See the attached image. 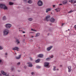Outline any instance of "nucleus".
I'll return each instance as SVG.
<instances>
[{"instance_id":"obj_1","label":"nucleus","mask_w":76,"mask_h":76,"mask_svg":"<svg viewBox=\"0 0 76 76\" xmlns=\"http://www.w3.org/2000/svg\"><path fill=\"white\" fill-rule=\"evenodd\" d=\"M9 31L7 29H5L3 31V35H7L9 34Z\"/></svg>"},{"instance_id":"obj_2","label":"nucleus","mask_w":76,"mask_h":76,"mask_svg":"<svg viewBox=\"0 0 76 76\" xmlns=\"http://www.w3.org/2000/svg\"><path fill=\"white\" fill-rule=\"evenodd\" d=\"M0 8H3L4 9L7 10V7L4 4H0Z\"/></svg>"},{"instance_id":"obj_3","label":"nucleus","mask_w":76,"mask_h":76,"mask_svg":"<svg viewBox=\"0 0 76 76\" xmlns=\"http://www.w3.org/2000/svg\"><path fill=\"white\" fill-rule=\"evenodd\" d=\"M12 26V25L10 23H7L5 24V27L7 29H10Z\"/></svg>"},{"instance_id":"obj_4","label":"nucleus","mask_w":76,"mask_h":76,"mask_svg":"<svg viewBox=\"0 0 76 76\" xmlns=\"http://www.w3.org/2000/svg\"><path fill=\"white\" fill-rule=\"evenodd\" d=\"M50 64V63L49 62H46L45 63L44 66L46 68H50V66L49 65Z\"/></svg>"},{"instance_id":"obj_5","label":"nucleus","mask_w":76,"mask_h":76,"mask_svg":"<svg viewBox=\"0 0 76 76\" xmlns=\"http://www.w3.org/2000/svg\"><path fill=\"white\" fill-rule=\"evenodd\" d=\"M43 3L42 1L41 0H39L37 2V5L39 6H42V5H43Z\"/></svg>"},{"instance_id":"obj_6","label":"nucleus","mask_w":76,"mask_h":76,"mask_svg":"<svg viewBox=\"0 0 76 76\" xmlns=\"http://www.w3.org/2000/svg\"><path fill=\"white\" fill-rule=\"evenodd\" d=\"M1 73L2 74V75H3L4 76H9V74L5 72H4V71H1Z\"/></svg>"},{"instance_id":"obj_7","label":"nucleus","mask_w":76,"mask_h":76,"mask_svg":"<svg viewBox=\"0 0 76 76\" xmlns=\"http://www.w3.org/2000/svg\"><path fill=\"white\" fill-rule=\"evenodd\" d=\"M50 18L51 16L50 15H48L46 17V20L47 21H50Z\"/></svg>"},{"instance_id":"obj_8","label":"nucleus","mask_w":76,"mask_h":76,"mask_svg":"<svg viewBox=\"0 0 76 76\" xmlns=\"http://www.w3.org/2000/svg\"><path fill=\"white\" fill-rule=\"evenodd\" d=\"M56 20L53 18H52L50 20V21L51 22H54Z\"/></svg>"},{"instance_id":"obj_9","label":"nucleus","mask_w":76,"mask_h":76,"mask_svg":"<svg viewBox=\"0 0 76 76\" xmlns=\"http://www.w3.org/2000/svg\"><path fill=\"white\" fill-rule=\"evenodd\" d=\"M52 9V8H47L46 9V12L48 13V12H49V11H51V10Z\"/></svg>"},{"instance_id":"obj_10","label":"nucleus","mask_w":76,"mask_h":76,"mask_svg":"<svg viewBox=\"0 0 76 76\" xmlns=\"http://www.w3.org/2000/svg\"><path fill=\"white\" fill-rule=\"evenodd\" d=\"M27 64H28V67H32L33 66V65L31 63H27Z\"/></svg>"},{"instance_id":"obj_11","label":"nucleus","mask_w":76,"mask_h":76,"mask_svg":"<svg viewBox=\"0 0 76 76\" xmlns=\"http://www.w3.org/2000/svg\"><path fill=\"white\" fill-rule=\"evenodd\" d=\"M53 48V46H50L49 47H48L47 49V51H50V50L51 48Z\"/></svg>"},{"instance_id":"obj_12","label":"nucleus","mask_w":76,"mask_h":76,"mask_svg":"<svg viewBox=\"0 0 76 76\" xmlns=\"http://www.w3.org/2000/svg\"><path fill=\"white\" fill-rule=\"evenodd\" d=\"M19 48L18 47H15L12 48L13 50H17V51H19Z\"/></svg>"},{"instance_id":"obj_13","label":"nucleus","mask_w":76,"mask_h":76,"mask_svg":"<svg viewBox=\"0 0 76 76\" xmlns=\"http://www.w3.org/2000/svg\"><path fill=\"white\" fill-rule=\"evenodd\" d=\"M38 56L40 58H43L44 57V55L42 54H39Z\"/></svg>"},{"instance_id":"obj_14","label":"nucleus","mask_w":76,"mask_h":76,"mask_svg":"<svg viewBox=\"0 0 76 76\" xmlns=\"http://www.w3.org/2000/svg\"><path fill=\"white\" fill-rule=\"evenodd\" d=\"M68 69L69 72H71V71L72 70V68L71 67V66H68Z\"/></svg>"},{"instance_id":"obj_15","label":"nucleus","mask_w":76,"mask_h":76,"mask_svg":"<svg viewBox=\"0 0 76 76\" xmlns=\"http://www.w3.org/2000/svg\"><path fill=\"white\" fill-rule=\"evenodd\" d=\"M20 57H21V55H19L18 56H16L15 57V58L17 60H19V59H20Z\"/></svg>"},{"instance_id":"obj_16","label":"nucleus","mask_w":76,"mask_h":76,"mask_svg":"<svg viewBox=\"0 0 76 76\" xmlns=\"http://www.w3.org/2000/svg\"><path fill=\"white\" fill-rule=\"evenodd\" d=\"M10 70L11 72H13L14 70H15V68L14 67H11Z\"/></svg>"},{"instance_id":"obj_17","label":"nucleus","mask_w":76,"mask_h":76,"mask_svg":"<svg viewBox=\"0 0 76 76\" xmlns=\"http://www.w3.org/2000/svg\"><path fill=\"white\" fill-rule=\"evenodd\" d=\"M2 20H6V16H4L2 17Z\"/></svg>"},{"instance_id":"obj_18","label":"nucleus","mask_w":76,"mask_h":76,"mask_svg":"<svg viewBox=\"0 0 76 76\" xmlns=\"http://www.w3.org/2000/svg\"><path fill=\"white\" fill-rule=\"evenodd\" d=\"M40 35V34L39 33H37L35 36V37H39Z\"/></svg>"},{"instance_id":"obj_19","label":"nucleus","mask_w":76,"mask_h":76,"mask_svg":"<svg viewBox=\"0 0 76 76\" xmlns=\"http://www.w3.org/2000/svg\"><path fill=\"white\" fill-rule=\"evenodd\" d=\"M55 10H56L57 12H60V9H59V8H57L56 9H55Z\"/></svg>"},{"instance_id":"obj_20","label":"nucleus","mask_w":76,"mask_h":76,"mask_svg":"<svg viewBox=\"0 0 76 76\" xmlns=\"http://www.w3.org/2000/svg\"><path fill=\"white\" fill-rule=\"evenodd\" d=\"M41 61V59H39L36 60L35 61V62L36 63H39V61Z\"/></svg>"},{"instance_id":"obj_21","label":"nucleus","mask_w":76,"mask_h":76,"mask_svg":"<svg viewBox=\"0 0 76 76\" xmlns=\"http://www.w3.org/2000/svg\"><path fill=\"white\" fill-rule=\"evenodd\" d=\"M71 1L72 3H76V0H71Z\"/></svg>"},{"instance_id":"obj_22","label":"nucleus","mask_w":76,"mask_h":76,"mask_svg":"<svg viewBox=\"0 0 76 76\" xmlns=\"http://www.w3.org/2000/svg\"><path fill=\"white\" fill-rule=\"evenodd\" d=\"M32 1L30 0L28 1V3L29 4H31V3H32Z\"/></svg>"},{"instance_id":"obj_23","label":"nucleus","mask_w":76,"mask_h":76,"mask_svg":"<svg viewBox=\"0 0 76 76\" xmlns=\"http://www.w3.org/2000/svg\"><path fill=\"white\" fill-rule=\"evenodd\" d=\"M62 3H63V4H66L67 3V1H63V2H62Z\"/></svg>"},{"instance_id":"obj_24","label":"nucleus","mask_w":76,"mask_h":76,"mask_svg":"<svg viewBox=\"0 0 76 76\" xmlns=\"http://www.w3.org/2000/svg\"><path fill=\"white\" fill-rule=\"evenodd\" d=\"M9 4L10 5H13V3L11 2H9Z\"/></svg>"},{"instance_id":"obj_25","label":"nucleus","mask_w":76,"mask_h":76,"mask_svg":"<svg viewBox=\"0 0 76 76\" xmlns=\"http://www.w3.org/2000/svg\"><path fill=\"white\" fill-rule=\"evenodd\" d=\"M28 20H29V21H32L33 20V19L32 18H30L28 19Z\"/></svg>"},{"instance_id":"obj_26","label":"nucleus","mask_w":76,"mask_h":76,"mask_svg":"<svg viewBox=\"0 0 76 76\" xmlns=\"http://www.w3.org/2000/svg\"><path fill=\"white\" fill-rule=\"evenodd\" d=\"M46 60L47 61H49V60H50V58H48L46 59Z\"/></svg>"},{"instance_id":"obj_27","label":"nucleus","mask_w":76,"mask_h":76,"mask_svg":"<svg viewBox=\"0 0 76 76\" xmlns=\"http://www.w3.org/2000/svg\"><path fill=\"white\" fill-rule=\"evenodd\" d=\"M50 58H52L54 57V56L53 55H52L50 56Z\"/></svg>"},{"instance_id":"obj_28","label":"nucleus","mask_w":76,"mask_h":76,"mask_svg":"<svg viewBox=\"0 0 76 76\" xmlns=\"http://www.w3.org/2000/svg\"><path fill=\"white\" fill-rule=\"evenodd\" d=\"M16 42H17V44H20V42H19V40H17L16 41Z\"/></svg>"},{"instance_id":"obj_29","label":"nucleus","mask_w":76,"mask_h":76,"mask_svg":"<svg viewBox=\"0 0 76 76\" xmlns=\"http://www.w3.org/2000/svg\"><path fill=\"white\" fill-rule=\"evenodd\" d=\"M20 64V62H18L17 64V66H19Z\"/></svg>"},{"instance_id":"obj_30","label":"nucleus","mask_w":76,"mask_h":76,"mask_svg":"<svg viewBox=\"0 0 76 76\" xmlns=\"http://www.w3.org/2000/svg\"><path fill=\"white\" fill-rule=\"evenodd\" d=\"M72 12H73V11H72V10H71V11H69V13H72Z\"/></svg>"},{"instance_id":"obj_31","label":"nucleus","mask_w":76,"mask_h":76,"mask_svg":"<svg viewBox=\"0 0 76 76\" xmlns=\"http://www.w3.org/2000/svg\"><path fill=\"white\" fill-rule=\"evenodd\" d=\"M0 50H3V48L2 47L0 46Z\"/></svg>"},{"instance_id":"obj_32","label":"nucleus","mask_w":76,"mask_h":76,"mask_svg":"<svg viewBox=\"0 0 76 76\" xmlns=\"http://www.w3.org/2000/svg\"><path fill=\"white\" fill-rule=\"evenodd\" d=\"M37 68L38 69H39V68H40V66H36Z\"/></svg>"},{"instance_id":"obj_33","label":"nucleus","mask_w":76,"mask_h":76,"mask_svg":"<svg viewBox=\"0 0 76 76\" xmlns=\"http://www.w3.org/2000/svg\"><path fill=\"white\" fill-rule=\"evenodd\" d=\"M2 63V60L1 59H0V64Z\"/></svg>"},{"instance_id":"obj_34","label":"nucleus","mask_w":76,"mask_h":76,"mask_svg":"<svg viewBox=\"0 0 76 76\" xmlns=\"http://www.w3.org/2000/svg\"><path fill=\"white\" fill-rule=\"evenodd\" d=\"M33 60V59H32V58H30V60H31V61H32Z\"/></svg>"},{"instance_id":"obj_35","label":"nucleus","mask_w":76,"mask_h":76,"mask_svg":"<svg viewBox=\"0 0 76 76\" xmlns=\"http://www.w3.org/2000/svg\"><path fill=\"white\" fill-rule=\"evenodd\" d=\"M34 72H31V75H34Z\"/></svg>"},{"instance_id":"obj_36","label":"nucleus","mask_w":76,"mask_h":76,"mask_svg":"<svg viewBox=\"0 0 76 76\" xmlns=\"http://www.w3.org/2000/svg\"><path fill=\"white\" fill-rule=\"evenodd\" d=\"M5 56H7V53H5Z\"/></svg>"},{"instance_id":"obj_37","label":"nucleus","mask_w":76,"mask_h":76,"mask_svg":"<svg viewBox=\"0 0 76 76\" xmlns=\"http://www.w3.org/2000/svg\"><path fill=\"white\" fill-rule=\"evenodd\" d=\"M64 25V23H62V25H61L62 26H63Z\"/></svg>"},{"instance_id":"obj_38","label":"nucleus","mask_w":76,"mask_h":76,"mask_svg":"<svg viewBox=\"0 0 76 76\" xmlns=\"http://www.w3.org/2000/svg\"><path fill=\"white\" fill-rule=\"evenodd\" d=\"M53 71H55V70H56V68H53Z\"/></svg>"},{"instance_id":"obj_39","label":"nucleus","mask_w":76,"mask_h":76,"mask_svg":"<svg viewBox=\"0 0 76 76\" xmlns=\"http://www.w3.org/2000/svg\"><path fill=\"white\" fill-rule=\"evenodd\" d=\"M23 1L24 2H26V0H23Z\"/></svg>"},{"instance_id":"obj_40","label":"nucleus","mask_w":76,"mask_h":76,"mask_svg":"<svg viewBox=\"0 0 76 76\" xmlns=\"http://www.w3.org/2000/svg\"><path fill=\"white\" fill-rule=\"evenodd\" d=\"M59 6H62L63 5V4H59Z\"/></svg>"},{"instance_id":"obj_41","label":"nucleus","mask_w":76,"mask_h":76,"mask_svg":"<svg viewBox=\"0 0 76 76\" xmlns=\"http://www.w3.org/2000/svg\"><path fill=\"white\" fill-rule=\"evenodd\" d=\"M60 66L61 67H63V66L61 65H60Z\"/></svg>"},{"instance_id":"obj_42","label":"nucleus","mask_w":76,"mask_h":76,"mask_svg":"<svg viewBox=\"0 0 76 76\" xmlns=\"http://www.w3.org/2000/svg\"><path fill=\"white\" fill-rule=\"evenodd\" d=\"M74 28L75 29H76V25H75L74 26Z\"/></svg>"},{"instance_id":"obj_43","label":"nucleus","mask_w":76,"mask_h":76,"mask_svg":"<svg viewBox=\"0 0 76 76\" xmlns=\"http://www.w3.org/2000/svg\"><path fill=\"white\" fill-rule=\"evenodd\" d=\"M33 31H35V32H36V31H37V30H35V29H34Z\"/></svg>"},{"instance_id":"obj_44","label":"nucleus","mask_w":76,"mask_h":76,"mask_svg":"<svg viewBox=\"0 0 76 76\" xmlns=\"http://www.w3.org/2000/svg\"><path fill=\"white\" fill-rule=\"evenodd\" d=\"M53 68H54V69H56V66H53Z\"/></svg>"},{"instance_id":"obj_45","label":"nucleus","mask_w":76,"mask_h":76,"mask_svg":"<svg viewBox=\"0 0 76 76\" xmlns=\"http://www.w3.org/2000/svg\"><path fill=\"white\" fill-rule=\"evenodd\" d=\"M34 29H31V31H34Z\"/></svg>"},{"instance_id":"obj_46","label":"nucleus","mask_w":76,"mask_h":76,"mask_svg":"<svg viewBox=\"0 0 76 76\" xmlns=\"http://www.w3.org/2000/svg\"><path fill=\"white\" fill-rule=\"evenodd\" d=\"M55 5H53V7H55Z\"/></svg>"},{"instance_id":"obj_47","label":"nucleus","mask_w":76,"mask_h":76,"mask_svg":"<svg viewBox=\"0 0 76 76\" xmlns=\"http://www.w3.org/2000/svg\"><path fill=\"white\" fill-rule=\"evenodd\" d=\"M2 76V74L1 73H0V76Z\"/></svg>"},{"instance_id":"obj_48","label":"nucleus","mask_w":76,"mask_h":76,"mask_svg":"<svg viewBox=\"0 0 76 76\" xmlns=\"http://www.w3.org/2000/svg\"><path fill=\"white\" fill-rule=\"evenodd\" d=\"M23 34H24V33H25V31H23Z\"/></svg>"},{"instance_id":"obj_49","label":"nucleus","mask_w":76,"mask_h":76,"mask_svg":"<svg viewBox=\"0 0 76 76\" xmlns=\"http://www.w3.org/2000/svg\"><path fill=\"white\" fill-rule=\"evenodd\" d=\"M31 38H34V36H32Z\"/></svg>"},{"instance_id":"obj_50","label":"nucleus","mask_w":76,"mask_h":76,"mask_svg":"<svg viewBox=\"0 0 76 76\" xmlns=\"http://www.w3.org/2000/svg\"><path fill=\"white\" fill-rule=\"evenodd\" d=\"M15 55H16V53H15Z\"/></svg>"},{"instance_id":"obj_51","label":"nucleus","mask_w":76,"mask_h":76,"mask_svg":"<svg viewBox=\"0 0 76 76\" xmlns=\"http://www.w3.org/2000/svg\"><path fill=\"white\" fill-rule=\"evenodd\" d=\"M59 70V69H57V70Z\"/></svg>"},{"instance_id":"obj_52","label":"nucleus","mask_w":76,"mask_h":76,"mask_svg":"<svg viewBox=\"0 0 76 76\" xmlns=\"http://www.w3.org/2000/svg\"><path fill=\"white\" fill-rule=\"evenodd\" d=\"M23 36H24V37H25V35H23Z\"/></svg>"},{"instance_id":"obj_53","label":"nucleus","mask_w":76,"mask_h":76,"mask_svg":"<svg viewBox=\"0 0 76 76\" xmlns=\"http://www.w3.org/2000/svg\"><path fill=\"white\" fill-rule=\"evenodd\" d=\"M68 31H70V29H68Z\"/></svg>"},{"instance_id":"obj_54","label":"nucleus","mask_w":76,"mask_h":76,"mask_svg":"<svg viewBox=\"0 0 76 76\" xmlns=\"http://www.w3.org/2000/svg\"><path fill=\"white\" fill-rule=\"evenodd\" d=\"M51 25V24H50V25Z\"/></svg>"}]
</instances>
